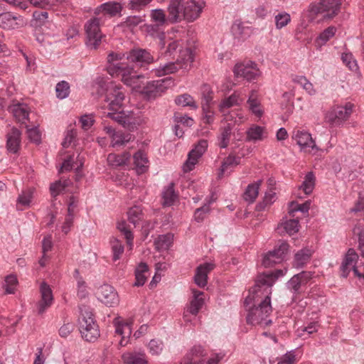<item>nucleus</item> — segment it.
I'll return each mask as SVG.
<instances>
[{
	"label": "nucleus",
	"mask_w": 364,
	"mask_h": 364,
	"mask_svg": "<svg viewBox=\"0 0 364 364\" xmlns=\"http://www.w3.org/2000/svg\"><path fill=\"white\" fill-rule=\"evenodd\" d=\"M287 269H276L258 275L255 285L249 291L244 305L247 309V323L256 325L265 321L272 311L271 305L272 287L276 280L283 277Z\"/></svg>",
	"instance_id": "obj_1"
},
{
	"label": "nucleus",
	"mask_w": 364,
	"mask_h": 364,
	"mask_svg": "<svg viewBox=\"0 0 364 364\" xmlns=\"http://www.w3.org/2000/svg\"><path fill=\"white\" fill-rule=\"evenodd\" d=\"M126 60L143 66L151 63L154 57L147 50L139 48L131 50L126 58L124 54L111 53L108 55V73L112 77H121L122 82L128 86H134L140 75L127 65Z\"/></svg>",
	"instance_id": "obj_2"
},
{
	"label": "nucleus",
	"mask_w": 364,
	"mask_h": 364,
	"mask_svg": "<svg viewBox=\"0 0 364 364\" xmlns=\"http://www.w3.org/2000/svg\"><path fill=\"white\" fill-rule=\"evenodd\" d=\"M205 6V3L202 0H170L167 8L170 23L195 21L200 17Z\"/></svg>",
	"instance_id": "obj_3"
},
{
	"label": "nucleus",
	"mask_w": 364,
	"mask_h": 364,
	"mask_svg": "<svg viewBox=\"0 0 364 364\" xmlns=\"http://www.w3.org/2000/svg\"><path fill=\"white\" fill-rule=\"evenodd\" d=\"M341 0H320L311 4L307 9V16L310 21H314L321 16L319 21L333 19L340 12Z\"/></svg>",
	"instance_id": "obj_4"
},
{
	"label": "nucleus",
	"mask_w": 364,
	"mask_h": 364,
	"mask_svg": "<svg viewBox=\"0 0 364 364\" xmlns=\"http://www.w3.org/2000/svg\"><path fill=\"white\" fill-rule=\"evenodd\" d=\"M78 323L81 336L85 341L95 342L100 337L99 326L90 307L84 305L80 306Z\"/></svg>",
	"instance_id": "obj_5"
},
{
	"label": "nucleus",
	"mask_w": 364,
	"mask_h": 364,
	"mask_svg": "<svg viewBox=\"0 0 364 364\" xmlns=\"http://www.w3.org/2000/svg\"><path fill=\"white\" fill-rule=\"evenodd\" d=\"M181 59L178 58L176 62H169L156 68L154 70L155 75L162 76L174 73L180 69L189 70L193 61L191 50L189 48H186L183 52H181Z\"/></svg>",
	"instance_id": "obj_6"
},
{
	"label": "nucleus",
	"mask_w": 364,
	"mask_h": 364,
	"mask_svg": "<svg viewBox=\"0 0 364 364\" xmlns=\"http://www.w3.org/2000/svg\"><path fill=\"white\" fill-rule=\"evenodd\" d=\"M106 116L129 131H134L146 122V118L140 112L126 114L122 110L118 112H107Z\"/></svg>",
	"instance_id": "obj_7"
},
{
	"label": "nucleus",
	"mask_w": 364,
	"mask_h": 364,
	"mask_svg": "<svg viewBox=\"0 0 364 364\" xmlns=\"http://www.w3.org/2000/svg\"><path fill=\"white\" fill-rule=\"evenodd\" d=\"M353 105L350 102L344 106H336L330 109L324 116V119L330 127H341L352 114Z\"/></svg>",
	"instance_id": "obj_8"
},
{
	"label": "nucleus",
	"mask_w": 364,
	"mask_h": 364,
	"mask_svg": "<svg viewBox=\"0 0 364 364\" xmlns=\"http://www.w3.org/2000/svg\"><path fill=\"white\" fill-rule=\"evenodd\" d=\"M124 99L122 87L113 82L109 83L106 89L105 101L108 103L110 112H122Z\"/></svg>",
	"instance_id": "obj_9"
},
{
	"label": "nucleus",
	"mask_w": 364,
	"mask_h": 364,
	"mask_svg": "<svg viewBox=\"0 0 364 364\" xmlns=\"http://www.w3.org/2000/svg\"><path fill=\"white\" fill-rule=\"evenodd\" d=\"M101 18L93 17L85 24L87 35V46L91 49H96L101 43L102 34L100 31Z\"/></svg>",
	"instance_id": "obj_10"
},
{
	"label": "nucleus",
	"mask_w": 364,
	"mask_h": 364,
	"mask_svg": "<svg viewBox=\"0 0 364 364\" xmlns=\"http://www.w3.org/2000/svg\"><path fill=\"white\" fill-rule=\"evenodd\" d=\"M173 80L171 77L152 80L147 82L143 87L142 93L149 100L154 99L161 95L168 87L173 86Z\"/></svg>",
	"instance_id": "obj_11"
},
{
	"label": "nucleus",
	"mask_w": 364,
	"mask_h": 364,
	"mask_svg": "<svg viewBox=\"0 0 364 364\" xmlns=\"http://www.w3.org/2000/svg\"><path fill=\"white\" fill-rule=\"evenodd\" d=\"M233 73L236 77H241L249 82L257 80L261 74L257 64L252 61L236 64Z\"/></svg>",
	"instance_id": "obj_12"
},
{
	"label": "nucleus",
	"mask_w": 364,
	"mask_h": 364,
	"mask_svg": "<svg viewBox=\"0 0 364 364\" xmlns=\"http://www.w3.org/2000/svg\"><path fill=\"white\" fill-rule=\"evenodd\" d=\"M208 148V141L205 139H200L195 147L190 151L188 154V159L183 164V171L188 172L192 171L196 164L198 163V159L205 153Z\"/></svg>",
	"instance_id": "obj_13"
},
{
	"label": "nucleus",
	"mask_w": 364,
	"mask_h": 364,
	"mask_svg": "<svg viewBox=\"0 0 364 364\" xmlns=\"http://www.w3.org/2000/svg\"><path fill=\"white\" fill-rule=\"evenodd\" d=\"M96 294L97 299L107 306H114L119 303L117 293L114 289L109 284L100 286Z\"/></svg>",
	"instance_id": "obj_14"
},
{
	"label": "nucleus",
	"mask_w": 364,
	"mask_h": 364,
	"mask_svg": "<svg viewBox=\"0 0 364 364\" xmlns=\"http://www.w3.org/2000/svg\"><path fill=\"white\" fill-rule=\"evenodd\" d=\"M8 111L12 114L15 120L18 123L26 124L28 121L31 109L26 103L13 101L8 107Z\"/></svg>",
	"instance_id": "obj_15"
},
{
	"label": "nucleus",
	"mask_w": 364,
	"mask_h": 364,
	"mask_svg": "<svg viewBox=\"0 0 364 364\" xmlns=\"http://www.w3.org/2000/svg\"><path fill=\"white\" fill-rule=\"evenodd\" d=\"M41 300L38 303V314H43L53 302V295L50 287L45 282L40 285Z\"/></svg>",
	"instance_id": "obj_16"
},
{
	"label": "nucleus",
	"mask_w": 364,
	"mask_h": 364,
	"mask_svg": "<svg viewBox=\"0 0 364 364\" xmlns=\"http://www.w3.org/2000/svg\"><path fill=\"white\" fill-rule=\"evenodd\" d=\"M124 9L123 4L121 2L115 1H109L103 3L95 8L94 14L97 16L101 13L108 15L109 17L122 16V11Z\"/></svg>",
	"instance_id": "obj_17"
},
{
	"label": "nucleus",
	"mask_w": 364,
	"mask_h": 364,
	"mask_svg": "<svg viewBox=\"0 0 364 364\" xmlns=\"http://www.w3.org/2000/svg\"><path fill=\"white\" fill-rule=\"evenodd\" d=\"M242 102V99L240 97V95L237 92H234L228 97L224 99L219 105V111L224 115V120L226 122L232 121L233 118L236 115L235 112L225 113L226 110L229 108L239 105Z\"/></svg>",
	"instance_id": "obj_18"
},
{
	"label": "nucleus",
	"mask_w": 364,
	"mask_h": 364,
	"mask_svg": "<svg viewBox=\"0 0 364 364\" xmlns=\"http://www.w3.org/2000/svg\"><path fill=\"white\" fill-rule=\"evenodd\" d=\"M24 24L23 18L11 12L0 14V27L4 29L12 30Z\"/></svg>",
	"instance_id": "obj_19"
},
{
	"label": "nucleus",
	"mask_w": 364,
	"mask_h": 364,
	"mask_svg": "<svg viewBox=\"0 0 364 364\" xmlns=\"http://www.w3.org/2000/svg\"><path fill=\"white\" fill-rule=\"evenodd\" d=\"M113 324L115 327V333L121 336V339L119 342V346H127L132 333L130 325L128 323L124 322L119 316L116 317L113 320Z\"/></svg>",
	"instance_id": "obj_20"
},
{
	"label": "nucleus",
	"mask_w": 364,
	"mask_h": 364,
	"mask_svg": "<svg viewBox=\"0 0 364 364\" xmlns=\"http://www.w3.org/2000/svg\"><path fill=\"white\" fill-rule=\"evenodd\" d=\"M6 149L9 153L17 154L20 149L21 144V132L15 127H12L6 135Z\"/></svg>",
	"instance_id": "obj_21"
},
{
	"label": "nucleus",
	"mask_w": 364,
	"mask_h": 364,
	"mask_svg": "<svg viewBox=\"0 0 364 364\" xmlns=\"http://www.w3.org/2000/svg\"><path fill=\"white\" fill-rule=\"evenodd\" d=\"M105 132L108 134L112 139V146L113 147L121 146L129 142L132 139L130 134H124L122 132H116L112 126L108 124L104 125Z\"/></svg>",
	"instance_id": "obj_22"
},
{
	"label": "nucleus",
	"mask_w": 364,
	"mask_h": 364,
	"mask_svg": "<svg viewBox=\"0 0 364 364\" xmlns=\"http://www.w3.org/2000/svg\"><path fill=\"white\" fill-rule=\"evenodd\" d=\"M215 267L214 262H205L200 264L196 270L195 283L199 287H204L208 282V274Z\"/></svg>",
	"instance_id": "obj_23"
},
{
	"label": "nucleus",
	"mask_w": 364,
	"mask_h": 364,
	"mask_svg": "<svg viewBox=\"0 0 364 364\" xmlns=\"http://www.w3.org/2000/svg\"><path fill=\"white\" fill-rule=\"evenodd\" d=\"M231 32L234 36V43L239 45L250 36V28L245 26L240 21H236L231 27Z\"/></svg>",
	"instance_id": "obj_24"
},
{
	"label": "nucleus",
	"mask_w": 364,
	"mask_h": 364,
	"mask_svg": "<svg viewBox=\"0 0 364 364\" xmlns=\"http://www.w3.org/2000/svg\"><path fill=\"white\" fill-rule=\"evenodd\" d=\"M293 139L301 149L311 148L318 150L315 141L313 140L311 134L304 130H297L294 132Z\"/></svg>",
	"instance_id": "obj_25"
},
{
	"label": "nucleus",
	"mask_w": 364,
	"mask_h": 364,
	"mask_svg": "<svg viewBox=\"0 0 364 364\" xmlns=\"http://www.w3.org/2000/svg\"><path fill=\"white\" fill-rule=\"evenodd\" d=\"M249 110L257 117H261L264 113L258 93L256 90H252L247 101Z\"/></svg>",
	"instance_id": "obj_26"
},
{
	"label": "nucleus",
	"mask_w": 364,
	"mask_h": 364,
	"mask_svg": "<svg viewBox=\"0 0 364 364\" xmlns=\"http://www.w3.org/2000/svg\"><path fill=\"white\" fill-rule=\"evenodd\" d=\"M204 293L203 291L193 289V297L186 309L193 316H196L204 304Z\"/></svg>",
	"instance_id": "obj_27"
},
{
	"label": "nucleus",
	"mask_w": 364,
	"mask_h": 364,
	"mask_svg": "<svg viewBox=\"0 0 364 364\" xmlns=\"http://www.w3.org/2000/svg\"><path fill=\"white\" fill-rule=\"evenodd\" d=\"M246 135L247 141L256 142L262 141L264 139L267 138V132L264 127L257 124H252L246 131Z\"/></svg>",
	"instance_id": "obj_28"
},
{
	"label": "nucleus",
	"mask_w": 364,
	"mask_h": 364,
	"mask_svg": "<svg viewBox=\"0 0 364 364\" xmlns=\"http://www.w3.org/2000/svg\"><path fill=\"white\" fill-rule=\"evenodd\" d=\"M234 125L235 122L230 121V122H228L225 126L222 127L220 129V133L218 137V145L220 149H225L228 147Z\"/></svg>",
	"instance_id": "obj_29"
},
{
	"label": "nucleus",
	"mask_w": 364,
	"mask_h": 364,
	"mask_svg": "<svg viewBox=\"0 0 364 364\" xmlns=\"http://www.w3.org/2000/svg\"><path fill=\"white\" fill-rule=\"evenodd\" d=\"M309 279L310 276L306 272H302L292 277L287 285L290 291L296 294L299 291L301 286L306 284Z\"/></svg>",
	"instance_id": "obj_30"
},
{
	"label": "nucleus",
	"mask_w": 364,
	"mask_h": 364,
	"mask_svg": "<svg viewBox=\"0 0 364 364\" xmlns=\"http://www.w3.org/2000/svg\"><path fill=\"white\" fill-rule=\"evenodd\" d=\"M134 164L136 171L138 174H142L147 171L149 161L146 154L142 151H136L134 156Z\"/></svg>",
	"instance_id": "obj_31"
},
{
	"label": "nucleus",
	"mask_w": 364,
	"mask_h": 364,
	"mask_svg": "<svg viewBox=\"0 0 364 364\" xmlns=\"http://www.w3.org/2000/svg\"><path fill=\"white\" fill-rule=\"evenodd\" d=\"M33 192L34 189L32 188L21 191L16 200L17 210H22L24 208L30 207L33 197Z\"/></svg>",
	"instance_id": "obj_32"
},
{
	"label": "nucleus",
	"mask_w": 364,
	"mask_h": 364,
	"mask_svg": "<svg viewBox=\"0 0 364 364\" xmlns=\"http://www.w3.org/2000/svg\"><path fill=\"white\" fill-rule=\"evenodd\" d=\"M312 254L313 251L307 247L299 250L294 255V266L302 268L310 261Z\"/></svg>",
	"instance_id": "obj_33"
},
{
	"label": "nucleus",
	"mask_w": 364,
	"mask_h": 364,
	"mask_svg": "<svg viewBox=\"0 0 364 364\" xmlns=\"http://www.w3.org/2000/svg\"><path fill=\"white\" fill-rule=\"evenodd\" d=\"M164 26L163 25L151 23L146 27V31L150 36L159 39V45L161 48H164L166 45Z\"/></svg>",
	"instance_id": "obj_34"
},
{
	"label": "nucleus",
	"mask_w": 364,
	"mask_h": 364,
	"mask_svg": "<svg viewBox=\"0 0 364 364\" xmlns=\"http://www.w3.org/2000/svg\"><path fill=\"white\" fill-rule=\"evenodd\" d=\"M117 229L124 235L129 250H132L134 247V234L129 225H128L125 220L119 221L117 223Z\"/></svg>",
	"instance_id": "obj_35"
},
{
	"label": "nucleus",
	"mask_w": 364,
	"mask_h": 364,
	"mask_svg": "<svg viewBox=\"0 0 364 364\" xmlns=\"http://www.w3.org/2000/svg\"><path fill=\"white\" fill-rule=\"evenodd\" d=\"M130 154L127 151L119 154H109L107 156V161L109 165L118 167L126 165L130 159Z\"/></svg>",
	"instance_id": "obj_36"
},
{
	"label": "nucleus",
	"mask_w": 364,
	"mask_h": 364,
	"mask_svg": "<svg viewBox=\"0 0 364 364\" xmlns=\"http://www.w3.org/2000/svg\"><path fill=\"white\" fill-rule=\"evenodd\" d=\"M127 218L134 227H136L144 218V213L141 205H134L127 211Z\"/></svg>",
	"instance_id": "obj_37"
},
{
	"label": "nucleus",
	"mask_w": 364,
	"mask_h": 364,
	"mask_svg": "<svg viewBox=\"0 0 364 364\" xmlns=\"http://www.w3.org/2000/svg\"><path fill=\"white\" fill-rule=\"evenodd\" d=\"M261 183L262 181L258 180L257 181L247 186L243 195V198L245 201L252 203L256 200Z\"/></svg>",
	"instance_id": "obj_38"
},
{
	"label": "nucleus",
	"mask_w": 364,
	"mask_h": 364,
	"mask_svg": "<svg viewBox=\"0 0 364 364\" xmlns=\"http://www.w3.org/2000/svg\"><path fill=\"white\" fill-rule=\"evenodd\" d=\"M151 22L157 23L158 25L165 26L167 23H170L169 12L166 16L165 11L161 9H152L150 11Z\"/></svg>",
	"instance_id": "obj_39"
},
{
	"label": "nucleus",
	"mask_w": 364,
	"mask_h": 364,
	"mask_svg": "<svg viewBox=\"0 0 364 364\" xmlns=\"http://www.w3.org/2000/svg\"><path fill=\"white\" fill-rule=\"evenodd\" d=\"M291 80L294 83L301 85L309 95H314L316 93L313 84L305 76L293 75H291Z\"/></svg>",
	"instance_id": "obj_40"
},
{
	"label": "nucleus",
	"mask_w": 364,
	"mask_h": 364,
	"mask_svg": "<svg viewBox=\"0 0 364 364\" xmlns=\"http://www.w3.org/2000/svg\"><path fill=\"white\" fill-rule=\"evenodd\" d=\"M177 197L178 195L175 192L174 185L171 183L168 186L165 187L162 192L163 205L165 206L171 205Z\"/></svg>",
	"instance_id": "obj_41"
},
{
	"label": "nucleus",
	"mask_w": 364,
	"mask_h": 364,
	"mask_svg": "<svg viewBox=\"0 0 364 364\" xmlns=\"http://www.w3.org/2000/svg\"><path fill=\"white\" fill-rule=\"evenodd\" d=\"M125 364H146L144 354L139 353H124L122 356Z\"/></svg>",
	"instance_id": "obj_42"
},
{
	"label": "nucleus",
	"mask_w": 364,
	"mask_h": 364,
	"mask_svg": "<svg viewBox=\"0 0 364 364\" xmlns=\"http://www.w3.org/2000/svg\"><path fill=\"white\" fill-rule=\"evenodd\" d=\"M148 272V266L144 262H141L135 269V282L134 286L141 287L146 281V273Z\"/></svg>",
	"instance_id": "obj_43"
},
{
	"label": "nucleus",
	"mask_w": 364,
	"mask_h": 364,
	"mask_svg": "<svg viewBox=\"0 0 364 364\" xmlns=\"http://www.w3.org/2000/svg\"><path fill=\"white\" fill-rule=\"evenodd\" d=\"M173 239L171 233L159 235L154 242L156 248L159 251L168 250L173 243Z\"/></svg>",
	"instance_id": "obj_44"
},
{
	"label": "nucleus",
	"mask_w": 364,
	"mask_h": 364,
	"mask_svg": "<svg viewBox=\"0 0 364 364\" xmlns=\"http://www.w3.org/2000/svg\"><path fill=\"white\" fill-rule=\"evenodd\" d=\"M175 103L182 107H189L192 109H197L198 106L193 97L189 94L185 93L175 98Z\"/></svg>",
	"instance_id": "obj_45"
},
{
	"label": "nucleus",
	"mask_w": 364,
	"mask_h": 364,
	"mask_svg": "<svg viewBox=\"0 0 364 364\" xmlns=\"http://www.w3.org/2000/svg\"><path fill=\"white\" fill-rule=\"evenodd\" d=\"M240 161L241 157L230 154L228 157L225 158L222 162L221 168L220 169V175H223L228 171V169L235 167L240 164Z\"/></svg>",
	"instance_id": "obj_46"
},
{
	"label": "nucleus",
	"mask_w": 364,
	"mask_h": 364,
	"mask_svg": "<svg viewBox=\"0 0 364 364\" xmlns=\"http://www.w3.org/2000/svg\"><path fill=\"white\" fill-rule=\"evenodd\" d=\"M144 17V15H134L127 16L124 21L120 23V26L123 28L133 30L145 21Z\"/></svg>",
	"instance_id": "obj_47"
},
{
	"label": "nucleus",
	"mask_w": 364,
	"mask_h": 364,
	"mask_svg": "<svg viewBox=\"0 0 364 364\" xmlns=\"http://www.w3.org/2000/svg\"><path fill=\"white\" fill-rule=\"evenodd\" d=\"M315 186V176L312 172L306 173L304 181L300 186V189L302 190L306 195H309L312 193Z\"/></svg>",
	"instance_id": "obj_48"
},
{
	"label": "nucleus",
	"mask_w": 364,
	"mask_h": 364,
	"mask_svg": "<svg viewBox=\"0 0 364 364\" xmlns=\"http://www.w3.org/2000/svg\"><path fill=\"white\" fill-rule=\"evenodd\" d=\"M110 244L112 252V259L115 262L121 258V256L124 252V247L122 242L117 238L113 237L110 240Z\"/></svg>",
	"instance_id": "obj_49"
},
{
	"label": "nucleus",
	"mask_w": 364,
	"mask_h": 364,
	"mask_svg": "<svg viewBox=\"0 0 364 364\" xmlns=\"http://www.w3.org/2000/svg\"><path fill=\"white\" fill-rule=\"evenodd\" d=\"M56 96L58 99L63 100L68 97L70 93V85L68 82L62 80L55 86Z\"/></svg>",
	"instance_id": "obj_50"
},
{
	"label": "nucleus",
	"mask_w": 364,
	"mask_h": 364,
	"mask_svg": "<svg viewBox=\"0 0 364 364\" xmlns=\"http://www.w3.org/2000/svg\"><path fill=\"white\" fill-rule=\"evenodd\" d=\"M69 181H58L55 183H53L50 186V194L53 198L57 197L58 195H60L61 193L64 191L65 188L68 186Z\"/></svg>",
	"instance_id": "obj_51"
},
{
	"label": "nucleus",
	"mask_w": 364,
	"mask_h": 364,
	"mask_svg": "<svg viewBox=\"0 0 364 364\" xmlns=\"http://www.w3.org/2000/svg\"><path fill=\"white\" fill-rule=\"evenodd\" d=\"M17 284L18 280L16 275L9 274L6 277L4 284L3 285L5 292L6 294H14Z\"/></svg>",
	"instance_id": "obj_52"
},
{
	"label": "nucleus",
	"mask_w": 364,
	"mask_h": 364,
	"mask_svg": "<svg viewBox=\"0 0 364 364\" xmlns=\"http://www.w3.org/2000/svg\"><path fill=\"white\" fill-rule=\"evenodd\" d=\"M153 0H129L127 8L135 12L144 9Z\"/></svg>",
	"instance_id": "obj_53"
},
{
	"label": "nucleus",
	"mask_w": 364,
	"mask_h": 364,
	"mask_svg": "<svg viewBox=\"0 0 364 364\" xmlns=\"http://www.w3.org/2000/svg\"><path fill=\"white\" fill-rule=\"evenodd\" d=\"M336 32V28L333 26H331L323 30L318 36L316 41L319 43L321 41V44H325L327 41H328Z\"/></svg>",
	"instance_id": "obj_54"
},
{
	"label": "nucleus",
	"mask_w": 364,
	"mask_h": 364,
	"mask_svg": "<svg viewBox=\"0 0 364 364\" xmlns=\"http://www.w3.org/2000/svg\"><path fill=\"white\" fill-rule=\"evenodd\" d=\"M201 107L203 111V122L206 124H213L215 120V112L211 109L210 105H202Z\"/></svg>",
	"instance_id": "obj_55"
},
{
	"label": "nucleus",
	"mask_w": 364,
	"mask_h": 364,
	"mask_svg": "<svg viewBox=\"0 0 364 364\" xmlns=\"http://www.w3.org/2000/svg\"><path fill=\"white\" fill-rule=\"evenodd\" d=\"M289 247V245L287 242L280 240L272 251L277 257H283V260H284L288 254Z\"/></svg>",
	"instance_id": "obj_56"
},
{
	"label": "nucleus",
	"mask_w": 364,
	"mask_h": 364,
	"mask_svg": "<svg viewBox=\"0 0 364 364\" xmlns=\"http://www.w3.org/2000/svg\"><path fill=\"white\" fill-rule=\"evenodd\" d=\"M343 63L352 71L358 70V64L351 53H343L341 55Z\"/></svg>",
	"instance_id": "obj_57"
},
{
	"label": "nucleus",
	"mask_w": 364,
	"mask_h": 364,
	"mask_svg": "<svg viewBox=\"0 0 364 364\" xmlns=\"http://www.w3.org/2000/svg\"><path fill=\"white\" fill-rule=\"evenodd\" d=\"M274 20L276 28L282 29L291 21V16L287 12H282L275 16Z\"/></svg>",
	"instance_id": "obj_58"
},
{
	"label": "nucleus",
	"mask_w": 364,
	"mask_h": 364,
	"mask_svg": "<svg viewBox=\"0 0 364 364\" xmlns=\"http://www.w3.org/2000/svg\"><path fill=\"white\" fill-rule=\"evenodd\" d=\"M276 200V193L270 190L265 193L262 203L257 205V208L258 210H262L267 205H269L273 203Z\"/></svg>",
	"instance_id": "obj_59"
},
{
	"label": "nucleus",
	"mask_w": 364,
	"mask_h": 364,
	"mask_svg": "<svg viewBox=\"0 0 364 364\" xmlns=\"http://www.w3.org/2000/svg\"><path fill=\"white\" fill-rule=\"evenodd\" d=\"M206 355V352L204 348L200 345L194 346L188 353L186 356L193 358V360H198L200 358Z\"/></svg>",
	"instance_id": "obj_60"
},
{
	"label": "nucleus",
	"mask_w": 364,
	"mask_h": 364,
	"mask_svg": "<svg viewBox=\"0 0 364 364\" xmlns=\"http://www.w3.org/2000/svg\"><path fill=\"white\" fill-rule=\"evenodd\" d=\"M284 229L289 235H292L299 231V221L296 219H290L283 223Z\"/></svg>",
	"instance_id": "obj_61"
},
{
	"label": "nucleus",
	"mask_w": 364,
	"mask_h": 364,
	"mask_svg": "<svg viewBox=\"0 0 364 364\" xmlns=\"http://www.w3.org/2000/svg\"><path fill=\"white\" fill-rule=\"evenodd\" d=\"M319 324L317 321H313L309 323L306 326L300 327L298 328L299 336H304L306 333L309 336L316 332L318 329Z\"/></svg>",
	"instance_id": "obj_62"
},
{
	"label": "nucleus",
	"mask_w": 364,
	"mask_h": 364,
	"mask_svg": "<svg viewBox=\"0 0 364 364\" xmlns=\"http://www.w3.org/2000/svg\"><path fill=\"white\" fill-rule=\"evenodd\" d=\"M148 348L150 353L152 355H159L164 348L163 342L160 340L152 339L150 341L148 345Z\"/></svg>",
	"instance_id": "obj_63"
},
{
	"label": "nucleus",
	"mask_w": 364,
	"mask_h": 364,
	"mask_svg": "<svg viewBox=\"0 0 364 364\" xmlns=\"http://www.w3.org/2000/svg\"><path fill=\"white\" fill-rule=\"evenodd\" d=\"M296 358L294 350H290L280 357L277 364H296Z\"/></svg>",
	"instance_id": "obj_64"
}]
</instances>
